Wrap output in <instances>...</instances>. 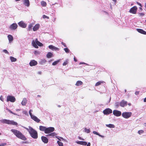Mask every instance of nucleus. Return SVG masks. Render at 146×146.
<instances>
[{
  "instance_id": "nucleus-1",
  "label": "nucleus",
  "mask_w": 146,
  "mask_h": 146,
  "mask_svg": "<svg viewBox=\"0 0 146 146\" xmlns=\"http://www.w3.org/2000/svg\"><path fill=\"white\" fill-rule=\"evenodd\" d=\"M25 129L28 131L31 136L34 139H36L38 137V134L37 131L30 126L29 127V128L25 127Z\"/></svg>"
},
{
  "instance_id": "nucleus-2",
  "label": "nucleus",
  "mask_w": 146,
  "mask_h": 146,
  "mask_svg": "<svg viewBox=\"0 0 146 146\" xmlns=\"http://www.w3.org/2000/svg\"><path fill=\"white\" fill-rule=\"evenodd\" d=\"M11 131L18 138L24 141L27 139L26 137L19 131L15 129H12Z\"/></svg>"
},
{
  "instance_id": "nucleus-3",
  "label": "nucleus",
  "mask_w": 146,
  "mask_h": 146,
  "mask_svg": "<svg viewBox=\"0 0 146 146\" xmlns=\"http://www.w3.org/2000/svg\"><path fill=\"white\" fill-rule=\"evenodd\" d=\"M0 121L3 123L7 124L9 125L11 124L13 125H17L18 124L17 123L13 120H10L6 119H3L0 120Z\"/></svg>"
},
{
  "instance_id": "nucleus-4",
  "label": "nucleus",
  "mask_w": 146,
  "mask_h": 146,
  "mask_svg": "<svg viewBox=\"0 0 146 146\" xmlns=\"http://www.w3.org/2000/svg\"><path fill=\"white\" fill-rule=\"evenodd\" d=\"M32 44L33 46L34 47L36 48H38V46L37 45L40 46H43V44L39 42L37 38H36L35 40V41L33 40L32 41Z\"/></svg>"
},
{
  "instance_id": "nucleus-5",
  "label": "nucleus",
  "mask_w": 146,
  "mask_h": 146,
  "mask_svg": "<svg viewBox=\"0 0 146 146\" xmlns=\"http://www.w3.org/2000/svg\"><path fill=\"white\" fill-rule=\"evenodd\" d=\"M132 115L131 112H124L122 113V115L124 118L127 119L130 117Z\"/></svg>"
},
{
  "instance_id": "nucleus-6",
  "label": "nucleus",
  "mask_w": 146,
  "mask_h": 146,
  "mask_svg": "<svg viewBox=\"0 0 146 146\" xmlns=\"http://www.w3.org/2000/svg\"><path fill=\"white\" fill-rule=\"evenodd\" d=\"M16 100L15 97L11 95H8L7 97V101L8 102L10 101L11 102H14Z\"/></svg>"
},
{
  "instance_id": "nucleus-7",
  "label": "nucleus",
  "mask_w": 146,
  "mask_h": 146,
  "mask_svg": "<svg viewBox=\"0 0 146 146\" xmlns=\"http://www.w3.org/2000/svg\"><path fill=\"white\" fill-rule=\"evenodd\" d=\"M54 130V127H46L45 133L46 134L49 133L53 132Z\"/></svg>"
},
{
  "instance_id": "nucleus-8",
  "label": "nucleus",
  "mask_w": 146,
  "mask_h": 146,
  "mask_svg": "<svg viewBox=\"0 0 146 146\" xmlns=\"http://www.w3.org/2000/svg\"><path fill=\"white\" fill-rule=\"evenodd\" d=\"M137 8L136 6H134L131 8L129 11V12L133 14H135L136 13Z\"/></svg>"
},
{
  "instance_id": "nucleus-9",
  "label": "nucleus",
  "mask_w": 146,
  "mask_h": 146,
  "mask_svg": "<svg viewBox=\"0 0 146 146\" xmlns=\"http://www.w3.org/2000/svg\"><path fill=\"white\" fill-rule=\"evenodd\" d=\"M103 113L105 115H108L112 113V110L110 108H106L103 111Z\"/></svg>"
},
{
  "instance_id": "nucleus-10",
  "label": "nucleus",
  "mask_w": 146,
  "mask_h": 146,
  "mask_svg": "<svg viewBox=\"0 0 146 146\" xmlns=\"http://www.w3.org/2000/svg\"><path fill=\"white\" fill-rule=\"evenodd\" d=\"M113 114L116 116H119L121 115V113L120 111L115 110L113 111Z\"/></svg>"
},
{
  "instance_id": "nucleus-11",
  "label": "nucleus",
  "mask_w": 146,
  "mask_h": 146,
  "mask_svg": "<svg viewBox=\"0 0 146 146\" xmlns=\"http://www.w3.org/2000/svg\"><path fill=\"white\" fill-rule=\"evenodd\" d=\"M17 25L16 23H13L11 24L9 27V29L12 30H15L17 27Z\"/></svg>"
},
{
  "instance_id": "nucleus-12",
  "label": "nucleus",
  "mask_w": 146,
  "mask_h": 146,
  "mask_svg": "<svg viewBox=\"0 0 146 146\" xmlns=\"http://www.w3.org/2000/svg\"><path fill=\"white\" fill-rule=\"evenodd\" d=\"M19 25L23 28H25L27 27V24L23 21H21L18 23Z\"/></svg>"
},
{
  "instance_id": "nucleus-13",
  "label": "nucleus",
  "mask_w": 146,
  "mask_h": 146,
  "mask_svg": "<svg viewBox=\"0 0 146 146\" xmlns=\"http://www.w3.org/2000/svg\"><path fill=\"white\" fill-rule=\"evenodd\" d=\"M127 102L125 101L124 100H122L120 102V106L121 107H124L127 106Z\"/></svg>"
},
{
  "instance_id": "nucleus-14",
  "label": "nucleus",
  "mask_w": 146,
  "mask_h": 146,
  "mask_svg": "<svg viewBox=\"0 0 146 146\" xmlns=\"http://www.w3.org/2000/svg\"><path fill=\"white\" fill-rule=\"evenodd\" d=\"M37 64V62L35 60H31L29 63V65L31 66H35Z\"/></svg>"
},
{
  "instance_id": "nucleus-15",
  "label": "nucleus",
  "mask_w": 146,
  "mask_h": 146,
  "mask_svg": "<svg viewBox=\"0 0 146 146\" xmlns=\"http://www.w3.org/2000/svg\"><path fill=\"white\" fill-rule=\"evenodd\" d=\"M41 139L43 142L45 143H47L48 142V139L46 137L42 136L41 137Z\"/></svg>"
},
{
  "instance_id": "nucleus-16",
  "label": "nucleus",
  "mask_w": 146,
  "mask_h": 146,
  "mask_svg": "<svg viewBox=\"0 0 146 146\" xmlns=\"http://www.w3.org/2000/svg\"><path fill=\"white\" fill-rule=\"evenodd\" d=\"M31 118L37 123L39 122L40 121V120L37 117L34 115L32 116V117H31Z\"/></svg>"
},
{
  "instance_id": "nucleus-17",
  "label": "nucleus",
  "mask_w": 146,
  "mask_h": 146,
  "mask_svg": "<svg viewBox=\"0 0 146 146\" xmlns=\"http://www.w3.org/2000/svg\"><path fill=\"white\" fill-rule=\"evenodd\" d=\"M137 31L139 33L144 35H146V31H144L142 29H137Z\"/></svg>"
},
{
  "instance_id": "nucleus-18",
  "label": "nucleus",
  "mask_w": 146,
  "mask_h": 146,
  "mask_svg": "<svg viewBox=\"0 0 146 146\" xmlns=\"http://www.w3.org/2000/svg\"><path fill=\"white\" fill-rule=\"evenodd\" d=\"M76 143L78 144L84 145H87V142L84 141H77L76 142Z\"/></svg>"
},
{
  "instance_id": "nucleus-19",
  "label": "nucleus",
  "mask_w": 146,
  "mask_h": 146,
  "mask_svg": "<svg viewBox=\"0 0 146 146\" xmlns=\"http://www.w3.org/2000/svg\"><path fill=\"white\" fill-rule=\"evenodd\" d=\"M40 27V25L39 24H36L33 27V30L34 31H36L38 30Z\"/></svg>"
},
{
  "instance_id": "nucleus-20",
  "label": "nucleus",
  "mask_w": 146,
  "mask_h": 146,
  "mask_svg": "<svg viewBox=\"0 0 146 146\" xmlns=\"http://www.w3.org/2000/svg\"><path fill=\"white\" fill-rule=\"evenodd\" d=\"M46 128V127H45L40 125L39 126V129L40 131H44V132L45 133Z\"/></svg>"
},
{
  "instance_id": "nucleus-21",
  "label": "nucleus",
  "mask_w": 146,
  "mask_h": 146,
  "mask_svg": "<svg viewBox=\"0 0 146 146\" xmlns=\"http://www.w3.org/2000/svg\"><path fill=\"white\" fill-rule=\"evenodd\" d=\"M27 101L26 99L25 98H24L21 102V104L23 106H25L27 103Z\"/></svg>"
},
{
  "instance_id": "nucleus-22",
  "label": "nucleus",
  "mask_w": 146,
  "mask_h": 146,
  "mask_svg": "<svg viewBox=\"0 0 146 146\" xmlns=\"http://www.w3.org/2000/svg\"><path fill=\"white\" fill-rule=\"evenodd\" d=\"M8 38L9 40V42L10 43L13 40V36L11 35H8Z\"/></svg>"
},
{
  "instance_id": "nucleus-23",
  "label": "nucleus",
  "mask_w": 146,
  "mask_h": 146,
  "mask_svg": "<svg viewBox=\"0 0 146 146\" xmlns=\"http://www.w3.org/2000/svg\"><path fill=\"white\" fill-rule=\"evenodd\" d=\"M25 5L27 7H29L30 5L29 0H24Z\"/></svg>"
},
{
  "instance_id": "nucleus-24",
  "label": "nucleus",
  "mask_w": 146,
  "mask_h": 146,
  "mask_svg": "<svg viewBox=\"0 0 146 146\" xmlns=\"http://www.w3.org/2000/svg\"><path fill=\"white\" fill-rule=\"evenodd\" d=\"M52 55L53 54L52 53L50 52H49L46 55V57L48 58H50L52 56Z\"/></svg>"
},
{
  "instance_id": "nucleus-25",
  "label": "nucleus",
  "mask_w": 146,
  "mask_h": 146,
  "mask_svg": "<svg viewBox=\"0 0 146 146\" xmlns=\"http://www.w3.org/2000/svg\"><path fill=\"white\" fill-rule=\"evenodd\" d=\"M93 133L94 134L96 135H98L99 136L101 137L102 138H104V135H100V134H99L97 132L94 131H93Z\"/></svg>"
},
{
  "instance_id": "nucleus-26",
  "label": "nucleus",
  "mask_w": 146,
  "mask_h": 146,
  "mask_svg": "<svg viewBox=\"0 0 146 146\" xmlns=\"http://www.w3.org/2000/svg\"><path fill=\"white\" fill-rule=\"evenodd\" d=\"M83 84V82H82L81 81H77L76 84L75 85L77 86H79L80 85H82Z\"/></svg>"
},
{
  "instance_id": "nucleus-27",
  "label": "nucleus",
  "mask_w": 146,
  "mask_h": 146,
  "mask_svg": "<svg viewBox=\"0 0 146 146\" xmlns=\"http://www.w3.org/2000/svg\"><path fill=\"white\" fill-rule=\"evenodd\" d=\"M57 134L55 132H53L51 133L46 135V136L47 137L50 136L52 137H54V136L56 135Z\"/></svg>"
},
{
  "instance_id": "nucleus-28",
  "label": "nucleus",
  "mask_w": 146,
  "mask_h": 146,
  "mask_svg": "<svg viewBox=\"0 0 146 146\" xmlns=\"http://www.w3.org/2000/svg\"><path fill=\"white\" fill-rule=\"evenodd\" d=\"M46 61V60L45 59H42L39 61V63L41 65H43L45 63Z\"/></svg>"
},
{
  "instance_id": "nucleus-29",
  "label": "nucleus",
  "mask_w": 146,
  "mask_h": 146,
  "mask_svg": "<svg viewBox=\"0 0 146 146\" xmlns=\"http://www.w3.org/2000/svg\"><path fill=\"white\" fill-rule=\"evenodd\" d=\"M106 126L107 127L110 128H113L115 127V126L114 125L111 124H106Z\"/></svg>"
},
{
  "instance_id": "nucleus-30",
  "label": "nucleus",
  "mask_w": 146,
  "mask_h": 146,
  "mask_svg": "<svg viewBox=\"0 0 146 146\" xmlns=\"http://www.w3.org/2000/svg\"><path fill=\"white\" fill-rule=\"evenodd\" d=\"M10 59L12 62H15L17 60L16 58L12 56H11L10 57Z\"/></svg>"
},
{
  "instance_id": "nucleus-31",
  "label": "nucleus",
  "mask_w": 146,
  "mask_h": 146,
  "mask_svg": "<svg viewBox=\"0 0 146 146\" xmlns=\"http://www.w3.org/2000/svg\"><path fill=\"white\" fill-rule=\"evenodd\" d=\"M60 61V60L55 61V62H53L52 63V65L53 66H55Z\"/></svg>"
},
{
  "instance_id": "nucleus-32",
  "label": "nucleus",
  "mask_w": 146,
  "mask_h": 146,
  "mask_svg": "<svg viewBox=\"0 0 146 146\" xmlns=\"http://www.w3.org/2000/svg\"><path fill=\"white\" fill-rule=\"evenodd\" d=\"M84 131L87 133H89L90 132V129H87L86 128H85L84 129Z\"/></svg>"
},
{
  "instance_id": "nucleus-33",
  "label": "nucleus",
  "mask_w": 146,
  "mask_h": 146,
  "mask_svg": "<svg viewBox=\"0 0 146 146\" xmlns=\"http://www.w3.org/2000/svg\"><path fill=\"white\" fill-rule=\"evenodd\" d=\"M103 82L102 81H100L97 82L95 84V86H98L100 85L101 83H103Z\"/></svg>"
},
{
  "instance_id": "nucleus-34",
  "label": "nucleus",
  "mask_w": 146,
  "mask_h": 146,
  "mask_svg": "<svg viewBox=\"0 0 146 146\" xmlns=\"http://www.w3.org/2000/svg\"><path fill=\"white\" fill-rule=\"evenodd\" d=\"M41 5L43 7H45L46 5V2L43 1L41 2Z\"/></svg>"
},
{
  "instance_id": "nucleus-35",
  "label": "nucleus",
  "mask_w": 146,
  "mask_h": 146,
  "mask_svg": "<svg viewBox=\"0 0 146 146\" xmlns=\"http://www.w3.org/2000/svg\"><path fill=\"white\" fill-rule=\"evenodd\" d=\"M120 106V103L119 102H116L115 103V106L118 108Z\"/></svg>"
},
{
  "instance_id": "nucleus-36",
  "label": "nucleus",
  "mask_w": 146,
  "mask_h": 146,
  "mask_svg": "<svg viewBox=\"0 0 146 146\" xmlns=\"http://www.w3.org/2000/svg\"><path fill=\"white\" fill-rule=\"evenodd\" d=\"M57 143L59 146H63V144L62 143L59 141H57Z\"/></svg>"
},
{
  "instance_id": "nucleus-37",
  "label": "nucleus",
  "mask_w": 146,
  "mask_h": 146,
  "mask_svg": "<svg viewBox=\"0 0 146 146\" xmlns=\"http://www.w3.org/2000/svg\"><path fill=\"white\" fill-rule=\"evenodd\" d=\"M59 50V48L57 47H56L54 46H53V50L58 51Z\"/></svg>"
},
{
  "instance_id": "nucleus-38",
  "label": "nucleus",
  "mask_w": 146,
  "mask_h": 146,
  "mask_svg": "<svg viewBox=\"0 0 146 146\" xmlns=\"http://www.w3.org/2000/svg\"><path fill=\"white\" fill-rule=\"evenodd\" d=\"M64 50L67 53H68L70 51L67 48H64Z\"/></svg>"
},
{
  "instance_id": "nucleus-39",
  "label": "nucleus",
  "mask_w": 146,
  "mask_h": 146,
  "mask_svg": "<svg viewBox=\"0 0 146 146\" xmlns=\"http://www.w3.org/2000/svg\"><path fill=\"white\" fill-rule=\"evenodd\" d=\"M68 60L67 59L65 62H64L63 64V66H65L68 63Z\"/></svg>"
},
{
  "instance_id": "nucleus-40",
  "label": "nucleus",
  "mask_w": 146,
  "mask_h": 146,
  "mask_svg": "<svg viewBox=\"0 0 146 146\" xmlns=\"http://www.w3.org/2000/svg\"><path fill=\"white\" fill-rule=\"evenodd\" d=\"M32 27H33L32 25L31 24H30L29 25V26H28V30L29 31L31 30L32 29Z\"/></svg>"
},
{
  "instance_id": "nucleus-41",
  "label": "nucleus",
  "mask_w": 146,
  "mask_h": 146,
  "mask_svg": "<svg viewBox=\"0 0 146 146\" xmlns=\"http://www.w3.org/2000/svg\"><path fill=\"white\" fill-rule=\"evenodd\" d=\"M143 132H144V131L142 130H139L138 132V133L139 135L143 133Z\"/></svg>"
},
{
  "instance_id": "nucleus-42",
  "label": "nucleus",
  "mask_w": 146,
  "mask_h": 146,
  "mask_svg": "<svg viewBox=\"0 0 146 146\" xmlns=\"http://www.w3.org/2000/svg\"><path fill=\"white\" fill-rule=\"evenodd\" d=\"M53 46L52 45H50L48 46V48L49 49L53 50Z\"/></svg>"
},
{
  "instance_id": "nucleus-43",
  "label": "nucleus",
  "mask_w": 146,
  "mask_h": 146,
  "mask_svg": "<svg viewBox=\"0 0 146 146\" xmlns=\"http://www.w3.org/2000/svg\"><path fill=\"white\" fill-rule=\"evenodd\" d=\"M33 111L32 110H30L29 111V115H30V116H31V117H32V116H33V115L32 114V113H31V112L32 111Z\"/></svg>"
},
{
  "instance_id": "nucleus-44",
  "label": "nucleus",
  "mask_w": 146,
  "mask_h": 146,
  "mask_svg": "<svg viewBox=\"0 0 146 146\" xmlns=\"http://www.w3.org/2000/svg\"><path fill=\"white\" fill-rule=\"evenodd\" d=\"M43 19H45V18H47V19H49V17H48L45 15H43Z\"/></svg>"
},
{
  "instance_id": "nucleus-45",
  "label": "nucleus",
  "mask_w": 146,
  "mask_h": 146,
  "mask_svg": "<svg viewBox=\"0 0 146 146\" xmlns=\"http://www.w3.org/2000/svg\"><path fill=\"white\" fill-rule=\"evenodd\" d=\"M55 137L56 138H57V139H58L59 140H60V138L61 139H63L62 137H60L58 136H56Z\"/></svg>"
},
{
  "instance_id": "nucleus-46",
  "label": "nucleus",
  "mask_w": 146,
  "mask_h": 146,
  "mask_svg": "<svg viewBox=\"0 0 146 146\" xmlns=\"http://www.w3.org/2000/svg\"><path fill=\"white\" fill-rule=\"evenodd\" d=\"M3 52L7 54H9V52H8V51L6 49H4L3 50Z\"/></svg>"
},
{
  "instance_id": "nucleus-47",
  "label": "nucleus",
  "mask_w": 146,
  "mask_h": 146,
  "mask_svg": "<svg viewBox=\"0 0 146 146\" xmlns=\"http://www.w3.org/2000/svg\"><path fill=\"white\" fill-rule=\"evenodd\" d=\"M139 16L140 17H143L144 15V14L143 13H139Z\"/></svg>"
},
{
  "instance_id": "nucleus-48",
  "label": "nucleus",
  "mask_w": 146,
  "mask_h": 146,
  "mask_svg": "<svg viewBox=\"0 0 146 146\" xmlns=\"http://www.w3.org/2000/svg\"><path fill=\"white\" fill-rule=\"evenodd\" d=\"M23 113L26 115H28L27 111L25 110H23Z\"/></svg>"
},
{
  "instance_id": "nucleus-49",
  "label": "nucleus",
  "mask_w": 146,
  "mask_h": 146,
  "mask_svg": "<svg viewBox=\"0 0 146 146\" xmlns=\"http://www.w3.org/2000/svg\"><path fill=\"white\" fill-rule=\"evenodd\" d=\"M6 145V143H3L0 144V146H4Z\"/></svg>"
},
{
  "instance_id": "nucleus-50",
  "label": "nucleus",
  "mask_w": 146,
  "mask_h": 146,
  "mask_svg": "<svg viewBox=\"0 0 146 146\" xmlns=\"http://www.w3.org/2000/svg\"><path fill=\"white\" fill-rule=\"evenodd\" d=\"M0 100L2 101L3 102L4 100V98L3 97L1 96L0 97Z\"/></svg>"
},
{
  "instance_id": "nucleus-51",
  "label": "nucleus",
  "mask_w": 146,
  "mask_h": 146,
  "mask_svg": "<svg viewBox=\"0 0 146 146\" xmlns=\"http://www.w3.org/2000/svg\"><path fill=\"white\" fill-rule=\"evenodd\" d=\"M6 110H8V111L10 113L13 114V112L12 111H11L10 110L8 109L7 108H6Z\"/></svg>"
},
{
  "instance_id": "nucleus-52",
  "label": "nucleus",
  "mask_w": 146,
  "mask_h": 146,
  "mask_svg": "<svg viewBox=\"0 0 146 146\" xmlns=\"http://www.w3.org/2000/svg\"><path fill=\"white\" fill-rule=\"evenodd\" d=\"M61 44L63 45L65 47H67L66 46V44L64 43L63 42H62Z\"/></svg>"
},
{
  "instance_id": "nucleus-53",
  "label": "nucleus",
  "mask_w": 146,
  "mask_h": 146,
  "mask_svg": "<svg viewBox=\"0 0 146 146\" xmlns=\"http://www.w3.org/2000/svg\"><path fill=\"white\" fill-rule=\"evenodd\" d=\"M139 92L137 91L135 92V94L136 95H137L139 94Z\"/></svg>"
},
{
  "instance_id": "nucleus-54",
  "label": "nucleus",
  "mask_w": 146,
  "mask_h": 146,
  "mask_svg": "<svg viewBox=\"0 0 146 146\" xmlns=\"http://www.w3.org/2000/svg\"><path fill=\"white\" fill-rule=\"evenodd\" d=\"M137 4H138V5H139L141 7H142V5L140 3L138 2H137Z\"/></svg>"
},
{
  "instance_id": "nucleus-55",
  "label": "nucleus",
  "mask_w": 146,
  "mask_h": 146,
  "mask_svg": "<svg viewBox=\"0 0 146 146\" xmlns=\"http://www.w3.org/2000/svg\"><path fill=\"white\" fill-rule=\"evenodd\" d=\"M86 64V65H88L87 64L84 62H80V63L79 64Z\"/></svg>"
},
{
  "instance_id": "nucleus-56",
  "label": "nucleus",
  "mask_w": 146,
  "mask_h": 146,
  "mask_svg": "<svg viewBox=\"0 0 146 146\" xmlns=\"http://www.w3.org/2000/svg\"><path fill=\"white\" fill-rule=\"evenodd\" d=\"M90 143H88V144H87V146H90Z\"/></svg>"
},
{
  "instance_id": "nucleus-57",
  "label": "nucleus",
  "mask_w": 146,
  "mask_h": 146,
  "mask_svg": "<svg viewBox=\"0 0 146 146\" xmlns=\"http://www.w3.org/2000/svg\"><path fill=\"white\" fill-rule=\"evenodd\" d=\"M42 74V72L41 71H39L38 72V74Z\"/></svg>"
},
{
  "instance_id": "nucleus-58",
  "label": "nucleus",
  "mask_w": 146,
  "mask_h": 146,
  "mask_svg": "<svg viewBox=\"0 0 146 146\" xmlns=\"http://www.w3.org/2000/svg\"><path fill=\"white\" fill-rule=\"evenodd\" d=\"M13 114H14V115H17L18 116H19L20 115H17V114L15 113H14V112L13 113Z\"/></svg>"
},
{
  "instance_id": "nucleus-59",
  "label": "nucleus",
  "mask_w": 146,
  "mask_h": 146,
  "mask_svg": "<svg viewBox=\"0 0 146 146\" xmlns=\"http://www.w3.org/2000/svg\"><path fill=\"white\" fill-rule=\"evenodd\" d=\"M74 60L75 62H76L77 61V60L76 59V58L75 57L74 58Z\"/></svg>"
},
{
  "instance_id": "nucleus-60",
  "label": "nucleus",
  "mask_w": 146,
  "mask_h": 146,
  "mask_svg": "<svg viewBox=\"0 0 146 146\" xmlns=\"http://www.w3.org/2000/svg\"><path fill=\"white\" fill-rule=\"evenodd\" d=\"M143 101L144 102H146V97L144 99Z\"/></svg>"
},
{
  "instance_id": "nucleus-61",
  "label": "nucleus",
  "mask_w": 146,
  "mask_h": 146,
  "mask_svg": "<svg viewBox=\"0 0 146 146\" xmlns=\"http://www.w3.org/2000/svg\"><path fill=\"white\" fill-rule=\"evenodd\" d=\"M141 7H140L139 8V9L140 10H142V9L141 8Z\"/></svg>"
},
{
  "instance_id": "nucleus-62",
  "label": "nucleus",
  "mask_w": 146,
  "mask_h": 146,
  "mask_svg": "<svg viewBox=\"0 0 146 146\" xmlns=\"http://www.w3.org/2000/svg\"><path fill=\"white\" fill-rule=\"evenodd\" d=\"M115 3H116L117 1L116 0H112Z\"/></svg>"
},
{
  "instance_id": "nucleus-63",
  "label": "nucleus",
  "mask_w": 146,
  "mask_h": 146,
  "mask_svg": "<svg viewBox=\"0 0 146 146\" xmlns=\"http://www.w3.org/2000/svg\"><path fill=\"white\" fill-rule=\"evenodd\" d=\"M128 105H129V106H131V103H129V104H128Z\"/></svg>"
},
{
  "instance_id": "nucleus-64",
  "label": "nucleus",
  "mask_w": 146,
  "mask_h": 146,
  "mask_svg": "<svg viewBox=\"0 0 146 146\" xmlns=\"http://www.w3.org/2000/svg\"><path fill=\"white\" fill-rule=\"evenodd\" d=\"M58 107L59 108H60L61 107V106L60 105H58Z\"/></svg>"
}]
</instances>
